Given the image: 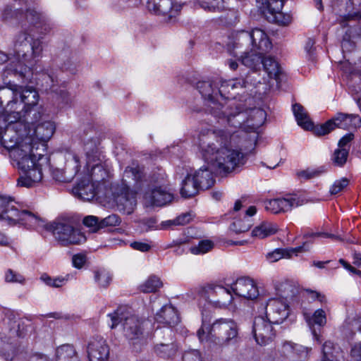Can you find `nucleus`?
Returning a JSON list of instances; mask_svg holds the SVG:
<instances>
[{
  "mask_svg": "<svg viewBox=\"0 0 361 361\" xmlns=\"http://www.w3.org/2000/svg\"><path fill=\"white\" fill-rule=\"evenodd\" d=\"M13 99L8 100L0 114V142L4 146L6 135H11L18 145L29 146L28 154L39 157L44 163L49 161L47 142L55 131L51 121L36 124L41 118L39 95L32 86L11 85Z\"/></svg>",
  "mask_w": 361,
  "mask_h": 361,
  "instance_id": "f257e3e1",
  "label": "nucleus"
},
{
  "mask_svg": "<svg viewBox=\"0 0 361 361\" xmlns=\"http://www.w3.org/2000/svg\"><path fill=\"white\" fill-rule=\"evenodd\" d=\"M258 134H247L243 130L233 133L223 129L202 130L198 148L209 166H202L192 173L201 190H207L214 183L212 170L229 173L246 163L247 154L255 147Z\"/></svg>",
  "mask_w": 361,
  "mask_h": 361,
  "instance_id": "f03ea898",
  "label": "nucleus"
},
{
  "mask_svg": "<svg viewBox=\"0 0 361 361\" xmlns=\"http://www.w3.org/2000/svg\"><path fill=\"white\" fill-rule=\"evenodd\" d=\"M246 80H216L197 83V89L209 108V113L219 119V122L243 128L240 130L248 134L257 133L267 118V114L261 108L244 109L241 104L228 98L231 90H241L249 87Z\"/></svg>",
  "mask_w": 361,
  "mask_h": 361,
  "instance_id": "7ed1b4c3",
  "label": "nucleus"
},
{
  "mask_svg": "<svg viewBox=\"0 0 361 361\" xmlns=\"http://www.w3.org/2000/svg\"><path fill=\"white\" fill-rule=\"evenodd\" d=\"M44 47L42 37H33L26 29L18 32L13 38L8 53L0 51V64L11 61L3 71L4 82H8L10 77L18 80H30L29 66L42 58Z\"/></svg>",
  "mask_w": 361,
  "mask_h": 361,
  "instance_id": "20e7f679",
  "label": "nucleus"
},
{
  "mask_svg": "<svg viewBox=\"0 0 361 361\" xmlns=\"http://www.w3.org/2000/svg\"><path fill=\"white\" fill-rule=\"evenodd\" d=\"M331 8L337 23L342 29L346 28L341 41L343 53L352 54L348 61H360L361 28L351 27L350 23L361 20V0H331Z\"/></svg>",
  "mask_w": 361,
  "mask_h": 361,
  "instance_id": "39448f33",
  "label": "nucleus"
},
{
  "mask_svg": "<svg viewBox=\"0 0 361 361\" xmlns=\"http://www.w3.org/2000/svg\"><path fill=\"white\" fill-rule=\"evenodd\" d=\"M12 137L8 134L6 135L3 147L9 154L11 164L23 173L18 178L17 185L25 188L33 187L42 180L43 167H48L49 161L44 163L39 157L28 154V145L21 144L17 147L18 142H14Z\"/></svg>",
  "mask_w": 361,
  "mask_h": 361,
  "instance_id": "423d86ee",
  "label": "nucleus"
},
{
  "mask_svg": "<svg viewBox=\"0 0 361 361\" xmlns=\"http://www.w3.org/2000/svg\"><path fill=\"white\" fill-rule=\"evenodd\" d=\"M108 316L111 321V329L121 324L123 334L133 351H140L147 344V335L145 331L146 321L134 314L130 308L120 307Z\"/></svg>",
  "mask_w": 361,
  "mask_h": 361,
  "instance_id": "0eeeda50",
  "label": "nucleus"
},
{
  "mask_svg": "<svg viewBox=\"0 0 361 361\" xmlns=\"http://www.w3.org/2000/svg\"><path fill=\"white\" fill-rule=\"evenodd\" d=\"M142 172L138 166H128L124 171L122 186L114 192L118 209L130 214L136 205V190L142 188Z\"/></svg>",
  "mask_w": 361,
  "mask_h": 361,
  "instance_id": "6e6552de",
  "label": "nucleus"
},
{
  "mask_svg": "<svg viewBox=\"0 0 361 361\" xmlns=\"http://www.w3.org/2000/svg\"><path fill=\"white\" fill-rule=\"evenodd\" d=\"M197 334L202 343L224 346L236 342L238 329L236 323L231 319L220 318L212 325L203 319Z\"/></svg>",
  "mask_w": 361,
  "mask_h": 361,
  "instance_id": "1a4fd4ad",
  "label": "nucleus"
},
{
  "mask_svg": "<svg viewBox=\"0 0 361 361\" xmlns=\"http://www.w3.org/2000/svg\"><path fill=\"white\" fill-rule=\"evenodd\" d=\"M14 200L8 196L7 202L1 213L0 221L10 225L19 224L28 229L38 230L45 226L44 220L37 214L27 209H18L14 204Z\"/></svg>",
  "mask_w": 361,
  "mask_h": 361,
  "instance_id": "9d476101",
  "label": "nucleus"
},
{
  "mask_svg": "<svg viewBox=\"0 0 361 361\" xmlns=\"http://www.w3.org/2000/svg\"><path fill=\"white\" fill-rule=\"evenodd\" d=\"M2 15L5 20H25L35 27L42 21V16L33 6L32 0H15L13 5L6 6Z\"/></svg>",
  "mask_w": 361,
  "mask_h": 361,
  "instance_id": "9b49d317",
  "label": "nucleus"
},
{
  "mask_svg": "<svg viewBox=\"0 0 361 361\" xmlns=\"http://www.w3.org/2000/svg\"><path fill=\"white\" fill-rule=\"evenodd\" d=\"M241 53L239 57V60L242 64L248 67L251 69L245 77L239 78H235L234 80H246L248 81L249 87H243L242 89H245L246 91L250 92V94H252L254 89L258 88V85H262L261 78L258 73V71H260V68L262 63L263 58L262 55L264 54L259 53V51H255L251 49L250 51L244 50V51H239Z\"/></svg>",
  "mask_w": 361,
  "mask_h": 361,
  "instance_id": "f8f14e48",
  "label": "nucleus"
},
{
  "mask_svg": "<svg viewBox=\"0 0 361 361\" xmlns=\"http://www.w3.org/2000/svg\"><path fill=\"white\" fill-rule=\"evenodd\" d=\"M50 229L55 239L62 245H79L86 241L84 233L66 220L54 222Z\"/></svg>",
  "mask_w": 361,
  "mask_h": 361,
  "instance_id": "ddd939ff",
  "label": "nucleus"
},
{
  "mask_svg": "<svg viewBox=\"0 0 361 361\" xmlns=\"http://www.w3.org/2000/svg\"><path fill=\"white\" fill-rule=\"evenodd\" d=\"M361 126V118L357 114H348L338 113L324 123L317 126L314 128V134L317 135H325L336 128L344 130H357Z\"/></svg>",
  "mask_w": 361,
  "mask_h": 361,
  "instance_id": "4468645a",
  "label": "nucleus"
},
{
  "mask_svg": "<svg viewBox=\"0 0 361 361\" xmlns=\"http://www.w3.org/2000/svg\"><path fill=\"white\" fill-rule=\"evenodd\" d=\"M342 333L350 344L352 361H361V317L345 320Z\"/></svg>",
  "mask_w": 361,
  "mask_h": 361,
  "instance_id": "2eb2a0df",
  "label": "nucleus"
},
{
  "mask_svg": "<svg viewBox=\"0 0 361 361\" xmlns=\"http://www.w3.org/2000/svg\"><path fill=\"white\" fill-rule=\"evenodd\" d=\"M183 5L180 0H147L146 8L149 13L171 22L179 15Z\"/></svg>",
  "mask_w": 361,
  "mask_h": 361,
  "instance_id": "dca6fc26",
  "label": "nucleus"
},
{
  "mask_svg": "<svg viewBox=\"0 0 361 361\" xmlns=\"http://www.w3.org/2000/svg\"><path fill=\"white\" fill-rule=\"evenodd\" d=\"M200 295L212 307L226 309L233 301V295L226 288L220 285H208L204 287Z\"/></svg>",
  "mask_w": 361,
  "mask_h": 361,
  "instance_id": "f3484780",
  "label": "nucleus"
},
{
  "mask_svg": "<svg viewBox=\"0 0 361 361\" xmlns=\"http://www.w3.org/2000/svg\"><path fill=\"white\" fill-rule=\"evenodd\" d=\"M283 0H257L259 9L265 18L271 23L281 25H287L291 21L289 14L281 12Z\"/></svg>",
  "mask_w": 361,
  "mask_h": 361,
  "instance_id": "a211bd4d",
  "label": "nucleus"
},
{
  "mask_svg": "<svg viewBox=\"0 0 361 361\" xmlns=\"http://www.w3.org/2000/svg\"><path fill=\"white\" fill-rule=\"evenodd\" d=\"M82 149L85 155V168L87 171H102L101 165L100 153L98 145L99 139L92 132L91 134H86L82 137Z\"/></svg>",
  "mask_w": 361,
  "mask_h": 361,
  "instance_id": "6ab92c4d",
  "label": "nucleus"
},
{
  "mask_svg": "<svg viewBox=\"0 0 361 361\" xmlns=\"http://www.w3.org/2000/svg\"><path fill=\"white\" fill-rule=\"evenodd\" d=\"M273 324H274L265 317L259 316L255 318L252 334L257 344L267 345L273 341L276 336Z\"/></svg>",
  "mask_w": 361,
  "mask_h": 361,
  "instance_id": "aec40b11",
  "label": "nucleus"
},
{
  "mask_svg": "<svg viewBox=\"0 0 361 361\" xmlns=\"http://www.w3.org/2000/svg\"><path fill=\"white\" fill-rule=\"evenodd\" d=\"M66 164L63 169H56L52 171L53 178L60 182H71L78 173L80 167V157L74 152L65 155Z\"/></svg>",
  "mask_w": 361,
  "mask_h": 361,
  "instance_id": "412c9836",
  "label": "nucleus"
},
{
  "mask_svg": "<svg viewBox=\"0 0 361 361\" xmlns=\"http://www.w3.org/2000/svg\"><path fill=\"white\" fill-rule=\"evenodd\" d=\"M303 200L296 195H288L285 197H278L271 200H267L264 202V208L267 211L276 214L291 211L302 205Z\"/></svg>",
  "mask_w": 361,
  "mask_h": 361,
  "instance_id": "4be33fe9",
  "label": "nucleus"
},
{
  "mask_svg": "<svg viewBox=\"0 0 361 361\" xmlns=\"http://www.w3.org/2000/svg\"><path fill=\"white\" fill-rule=\"evenodd\" d=\"M265 317L275 324L282 323L289 315V306L283 299L270 298L265 307Z\"/></svg>",
  "mask_w": 361,
  "mask_h": 361,
  "instance_id": "5701e85b",
  "label": "nucleus"
},
{
  "mask_svg": "<svg viewBox=\"0 0 361 361\" xmlns=\"http://www.w3.org/2000/svg\"><path fill=\"white\" fill-rule=\"evenodd\" d=\"M231 288L236 295L246 299L254 300L259 295V290L255 282L248 277L238 279L231 284Z\"/></svg>",
  "mask_w": 361,
  "mask_h": 361,
  "instance_id": "b1692460",
  "label": "nucleus"
},
{
  "mask_svg": "<svg viewBox=\"0 0 361 361\" xmlns=\"http://www.w3.org/2000/svg\"><path fill=\"white\" fill-rule=\"evenodd\" d=\"M91 173L90 176H85L73 188V195L85 201H90L95 196V188L92 180L99 181V180L96 178L95 171L91 170Z\"/></svg>",
  "mask_w": 361,
  "mask_h": 361,
  "instance_id": "393cba45",
  "label": "nucleus"
},
{
  "mask_svg": "<svg viewBox=\"0 0 361 361\" xmlns=\"http://www.w3.org/2000/svg\"><path fill=\"white\" fill-rule=\"evenodd\" d=\"M173 199V194L165 186H155L145 195L146 203L150 206L162 207L171 202Z\"/></svg>",
  "mask_w": 361,
  "mask_h": 361,
  "instance_id": "a878e982",
  "label": "nucleus"
},
{
  "mask_svg": "<svg viewBox=\"0 0 361 361\" xmlns=\"http://www.w3.org/2000/svg\"><path fill=\"white\" fill-rule=\"evenodd\" d=\"M88 358L90 361H106L109 349L103 338H94L88 344L87 347Z\"/></svg>",
  "mask_w": 361,
  "mask_h": 361,
  "instance_id": "bb28decb",
  "label": "nucleus"
},
{
  "mask_svg": "<svg viewBox=\"0 0 361 361\" xmlns=\"http://www.w3.org/2000/svg\"><path fill=\"white\" fill-rule=\"evenodd\" d=\"M257 213V208L255 206H250L239 214L238 217L234 219L230 228L235 233H240L247 231L253 224L252 216Z\"/></svg>",
  "mask_w": 361,
  "mask_h": 361,
  "instance_id": "cd10ccee",
  "label": "nucleus"
},
{
  "mask_svg": "<svg viewBox=\"0 0 361 361\" xmlns=\"http://www.w3.org/2000/svg\"><path fill=\"white\" fill-rule=\"evenodd\" d=\"M251 49L266 54L272 49V44L267 33L260 28H254L250 32Z\"/></svg>",
  "mask_w": 361,
  "mask_h": 361,
  "instance_id": "c85d7f7f",
  "label": "nucleus"
},
{
  "mask_svg": "<svg viewBox=\"0 0 361 361\" xmlns=\"http://www.w3.org/2000/svg\"><path fill=\"white\" fill-rule=\"evenodd\" d=\"M155 322L172 327L180 322L178 310L171 304L164 305L154 317Z\"/></svg>",
  "mask_w": 361,
  "mask_h": 361,
  "instance_id": "c756f323",
  "label": "nucleus"
},
{
  "mask_svg": "<svg viewBox=\"0 0 361 361\" xmlns=\"http://www.w3.org/2000/svg\"><path fill=\"white\" fill-rule=\"evenodd\" d=\"M250 47V34L245 30L236 32L233 36L232 41L228 43L230 51L234 56H238L241 54L239 51H244L243 49L247 51Z\"/></svg>",
  "mask_w": 361,
  "mask_h": 361,
  "instance_id": "7c9ffc66",
  "label": "nucleus"
},
{
  "mask_svg": "<svg viewBox=\"0 0 361 361\" xmlns=\"http://www.w3.org/2000/svg\"><path fill=\"white\" fill-rule=\"evenodd\" d=\"M312 243L313 241H309ZM308 241L303 243L302 245L293 248H277L271 252H268L266 255L267 259L269 262H275L282 258H290L293 255H298L299 252L307 250L309 248L306 247Z\"/></svg>",
  "mask_w": 361,
  "mask_h": 361,
  "instance_id": "2f4dec72",
  "label": "nucleus"
},
{
  "mask_svg": "<svg viewBox=\"0 0 361 361\" xmlns=\"http://www.w3.org/2000/svg\"><path fill=\"white\" fill-rule=\"evenodd\" d=\"M131 166H138L141 171L142 172V188L145 185L149 187L150 188H154L155 186H161L164 187L166 182V175L165 171L161 169H158L157 171H153L150 173L147 178L144 173L143 169L139 166L138 165L133 164Z\"/></svg>",
  "mask_w": 361,
  "mask_h": 361,
  "instance_id": "473e14b6",
  "label": "nucleus"
},
{
  "mask_svg": "<svg viewBox=\"0 0 361 361\" xmlns=\"http://www.w3.org/2000/svg\"><path fill=\"white\" fill-rule=\"evenodd\" d=\"M39 59L32 66H29L30 71H31V75H30V80L26 81L27 82H32L33 79V71L32 70V67L37 63V61H39ZM34 80L36 82V84L37 85H39L42 88L44 89L45 90L51 89L54 86L55 82H56V77L49 73L47 71H43L41 73H35V78ZM23 82H25V80H22Z\"/></svg>",
  "mask_w": 361,
  "mask_h": 361,
  "instance_id": "72a5a7b5",
  "label": "nucleus"
},
{
  "mask_svg": "<svg viewBox=\"0 0 361 361\" xmlns=\"http://www.w3.org/2000/svg\"><path fill=\"white\" fill-rule=\"evenodd\" d=\"M293 112L297 123L299 126L306 130H313L317 126H314L313 123L311 121L307 111L300 104H295L293 105Z\"/></svg>",
  "mask_w": 361,
  "mask_h": 361,
  "instance_id": "f704fd0d",
  "label": "nucleus"
},
{
  "mask_svg": "<svg viewBox=\"0 0 361 361\" xmlns=\"http://www.w3.org/2000/svg\"><path fill=\"white\" fill-rule=\"evenodd\" d=\"M200 189L192 174L186 169V176L181 183L180 194L182 197H191L195 195Z\"/></svg>",
  "mask_w": 361,
  "mask_h": 361,
  "instance_id": "c9c22d12",
  "label": "nucleus"
},
{
  "mask_svg": "<svg viewBox=\"0 0 361 361\" xmlns=\"http://www.w3.org/2000/svg\"><path fill=\"white\" fill-rule=\"evenodd\" d=\"M57 58L62 63L61 68L68 71L72 74L77 71L78 63L68 47H66L57 53Z\"/></svg>",
  "mask_w": 361,
  "mask_h": 361,
  "instance_id": "e433bc0d",
  "label": "nucleus"
},
{
  "mask_svg": "<svg viewBox=\"0 0 361 361\" xmlns=\"http://www.w3.org/2000/svg\"><path fill=\"white\" fill-rule=\"evenodd\" d=\"M278 229V226L276 224L271 221H262L252 229L251 235L253 238L263 239L275 234Z\"/></svg>",
  "mask_w": 361,
  "mask_h": 361,
  "instance_id": "4c0bfd02",
  "label": "nucleus"
},
{
  "mask_svg": "<svg viewBox=\"0 0 361 361\" xmlns=\"http://www.w3.org/2000/svg\"><path fill=\"white\" fill-rule=\"evenodd\" d=\"M341 348L331 341H326L322 347V358L327 361H341Z\"/></svg>",
  "mask_w": 361,
  "mask_h": 361,
  "instance_id": "58836bf2",
  "label": "nucleus"
},
{
  "mask_svg": "<svg viewBox=\"0 0 361 361\" xmlns=\"http://www.w3.org/2000/svg\"><path fill=\"white\" fill-rule=\"evenodd\" d=\"M54 361H80V358L73 346L66 344L56 348Z\"/></svg>",
  "mask_w": 361,
  "mask_h": 361,
  "instance_id": "ea45409f",
  "label": "nucleus"
},
{
  "mask_svg": "<svg viewBox=\"0 0 361 361\" xmlns=\"http://www.w3.org/2000/svg\"><path fill=\"white\" fill-rule=\"evenodd\" d=\"M4 334L0 333V355L6 360L12 361L17 355V349L11 342L5 340Z\"/></svg>",
  "mask_w": 361,
  "mask_h": 361,
  "instance_id": "a19ab883",
  "label": "nucleus"
},
{
  "mask_svg": "<svg viewBox=\"0 0 361 361\" xmlns=\"http://www.w3.org/2000/svg\"><path fill=\"white\" fill-rule=\"evenodd\" d=\"M94 282L99 288H106L113 279L112 273L104 268H99L93 271Z\"/></svg>",
  "mask_w": 361,
  "mask_h": 361,
  "instance_id": "79ce46f5",
  "label": "nucleus"
},
{
  "mask_svg": "<svg viewBox=\"0 0 361 361\" xmlns=\"http://www.w3.org/2000/svg\"><path fill=\"white\" fill-rule=\"evenodd\" d=\"M262 66L269 78L270 79H275L277 81L281 73L279 63L274 58L269 56L263 58Z\"/></svg>",
  "mask_w": 361,
  "mask_h": 361,
  "instance_id": "37998d69",
  "label": "nucleus"
},
{
  "mask_svg": "<svg viewBox=\"0 0 361 361\" xmlns=\"http://www.w3.org/2000/svg\"><path fill=\"white\" fill-rule=\"evenodd\" d=\"M204 10L209 12H220L226 8L225 0H197Z\"/></svg>",
  "mask_w": 361,
  "mask_h": 361,
  "instance_id": "c03bdc74",
  "label": "nucleus"
},
{
  "mask_svg": "<svg viewBox=\"0 0 361 361\" xmlns=\"http://www.w3.org/2000/svg\"><path fill=\"white\" fill-rule=\"evenodd\" d=\"M304 315L306 322L310 326L316 324L319 326H323L326 323V312L322 309H318L315 310L312 315L307 313H305Z\"/></svg>",
  "mask_w": 361,
  "mask_h": 361,
  "instance_id": "a18cd8bd",
  "label": "nucleus"
},
{
  "mask_svg": "<svg viewBox=\"0 0 361 361\" xmlns=\"http://www.w3.org/2000/svg\"><path fill=\"white\" fill-rule=\"evenodd\" d=\"M162 286L160 279L156 276H150L140 286V289L144 293H152L157 291Z\"/></svg>",
  "mask_w": 361,
  "mask_h": 361,
  "instance_id": "49530a36",
  "label": "nucleus"
},
{
  "mask_svg": "<svg viewBox=\"0 0 361 361\" xmlns=\"http://www.w3.org/2000/svg\"><path fill=\"white\" fill-rule=\"evenodd\" d=\"M214 246V243L211 240H202L197 245H192L189 250L192 255H204L211 251Z\"/></svg>",
  "mask_w": 361,
  "mask_h": 361,
  "instance_id": "de8ad7c7",
  "label": "nucleus"
},
{
  "mask_svg": "<svg viewBox=\"0 0 361 361\" xmlns=\"http://www.w3.org/2000/svg\"><path fill=\"white\" fill-rule=\"evenodd\" d=\"M155 352L161 357H170L175 355L177 346L173 343H160L155 346Z\"/></svg>",
  "mask_w": 361,
  "mask_h": 361,
  "instance_id": "09e8293b",
  "label": "nucleus"
},
{
  "mask_svg": "<svg viewBox=\"0 0 361 361\" xmlns=\"http://www.w3.org/2000/svg\"><path fill=\"white\" fill-rule=\"evenodd\" d=\"M4 281L8 283H19L20 285H25L26 282L25 277L23 274L11 269L5 271Z\"/></svg>",
  "mask_w": 361,
  "mask_h": 361,
  "instance_id": "8fccbe9b",
  "label": "nucleus"
},
{
  "mask_svg": "<svg viewBox=\"0 0 361 361\" xmlns=\"http://www.w3.org/2000/svg\"><path fill=\"white\" fill-rule=\"evenodd\" d=\"M142 0H117L112 4V8L116 12H121L132 7L137 6Z\"/></svg>",
  "mask_w": 361,
  "mask_h": 361,
  "instance_id": "3c124183",
  "label": "nucleus"
},
{
  "mask_svg": "<svg viewBox=\"0 0 361 361\" xmlns=\"http://www.w3.org/2000/svg\"><path fill=\"white\" fill-rule=\"evenodd\" d=\"M327 171L325 166H321L317 168L307 169L306 170L298 172V176L306 179L315 178L324 173Z\"/></svg>",
  "mask_w": 361,
  "mask_h": 361,
  "instance_id": "603ef678",
  "label": "nucleus"
},
{
  "mask_svg": "<svg viewBox=\"0 0 361 361\" xmlns=\"http://www.w3.org/2000/svg\"><path fill=\"white\" fill-rule=\"evenodd\" d=\"M349 151L345 149H336L332 156V161L337 166H343L347 161Z\"/></svg>",
  "mask_w": 361,
  "mask_h": 361,
  "instance_id": "864d4df0",
  "label": "nucleus"
},
{
  "mask_svg": "<svg viewBox=\"0 0 361 361\" xmlns=\"http://www.w3.org/2000/svg\"><path fill=\"white\" fill-rule=\"evenodd\" d=\"M310 351L311 348L297 344L295 347L293 359L295 361H307Z\"/></svg>",
  "mask_w": 361,
  "mask_h": 361,
  "instance_id": "5fc2aeb1",
  "label": "nucleus"
},
{
  "mask_svg": "<svg viewBox=\"0 0 361 361\" xmlns=\"http://www.w3.org/2000/svg\"><path fill=\"white\" fill-rule=\"evenodd\" d=\"M100 220L101 219L96 216L88 215L83 218L82 224L86 227L89 228L92 232L96 233L101 229Z\"/></svg>",
  "mask_w": 361,
  "mask_h": 361,
  "instance_id": "6e6d98bb",
  "label": "nucleus"
},
{
  "mask_svg": "<svg viewBox=\"0 0 361 361\" xmlns=\"http://www.w3.org/2000/svg\"><path fill=\"white\" fill-rule=\"evenodd\" d=\"M4 84L5 86L0 87V109L2 107L5 97H11V99L10 100L13 99V94L8 93L9 91L12 92L11 85L20 86V85L16 84L14 81L10 79L8 80V82H4Z\"/></svg>",
  "mask_w": 361,
  "mask_h": 361,
  "instance_id": "4d7b16f0",
  "label": "nucleus"
},
{
  "mask_svg": "<svg viewBox=\"0 0 361 361\" xmlns=\"http://www.w3.org/2000/svg\"><path fill=\"white\" fill-rule=\"evenodd\" d=\"M121 222V218L117 214H111L108 216L101 219L100 228L114 227L118 226Z\"/></svg>",
  "mask_w": 361,
  "mask_h": 361,
  "instance_id": "13d9d810",
  "label": "nucleus"
},
{
  "mask_svg": "<svg viewBox=\"0 0 361 361\" xmlns=\"http://www.w3.org/2000/svg\"><path fill=\"white\" fill-rule=\"evenodd\" d=\"M349 183V180L346 178H342L336 180L331 186L329 192L331 195H337L343 191Z\"/></svg>",
  "mask_w": 361,
  "mask_h": 361,
  "instance_id": "bf43d9fd",
  "label": "nucleus"
},
{
  "mask_svg": "<svg viewBox=\"0 0 361 361\" xmlns=\"http://www.w3.org/2000/svg\"><path fill=\"white\" fill-rule=\"evenodd\" d=\"M302 237L304 239L307 238H330L333 239H338V237L329 233L327 232H313V231H305L302 234Z\"/></svg>",
  "mask_w": 361,
  "mask_h": 361,
  "instance_id": "052dcab7",
  "label": "nucleus"
},
{
  "mask_svg": "<svg viewBox=\"0 0 361 361\" xmlns=\"http://www.w3.org/2000/svg\"><path fill=\"white\" fill-rule=\"evenodd\" d=\"M354 139V134L352 133H347L342 137L338 143V148L345 149L349 151L350 142Z\"/></svg>",
  "mask_w": 361,
  "mask_h": 361,
  "instance_id": "680f3d73",
  "label": "nucleus"
},
{
  "mask_svg": "<svg viewBox=\"0 0 361 361\" xmlns=\"http://www.w3.org/2000/svg\"><path fill=\"white\" fill-rule=\"evenodd\" d=\"M239 14L238 11L235 9H230L225 14L224 18L227 24L233 25L238 21Z\"/></svg>",
  "mask_w": 361,
  "mask_h": 361,
  "instance_id": "e2e57ef3",
  "label": "nucleus"
},
{
  "mask_svg": "<svg viewBox=\"0 0 361 361\" xmlns=\"http://www.w3.org/2000/svg\"><path fill=\"white\" fill-rule=\"evenodd\" d=\"M306 292L308 293L309 297L314 300H318L322 304H326L327 302V299L326 296L321 293L320 292H317L312 290H307Z\"/></svg>",
  "mask_w": 361,
  "mask_h": 361,
  "instance_id": "0e129e2a",
  "label": "nucleus"
},
{
  "mask_svg": "<svg viewBox=\"0 0 361 361\" xmlns=\"http://www.w3.org/2000/svg\"><path fill=\"white\" fill-rule=\"evenodd\" d=\"M183 361H202L200 353L197 350L185 353L183 356Z\"/></svg>",
  "mask_w": 361,
  "mask_h": 361,
  "instance_id": "69168bd1",
  "label": "nucleus"
},
{
  "mask_svg": "<svg viewBox=\"0 0 361 361\" xmlns=\"http://www.w3.org/2000/svg\"><path fill=\"white\" fill-rule=\"evenodd\" d=\"M86 262L85 256L81 254H77L73 256L72 262L74 267L80 269Z\"/></svg>",
  "mask_w": 361,
  "mask_h": 361,
  "instance_id": "338daca9",
  "label": "nucleus"
},
{
  "mask_svg": "<svg viewBox=\"0 0 361 361\" xmlns=\"http://www.w3.org/2000/svg\"><path fill=\"white\" fill-rule=\"evenodd\" d=\"M192 219L190 213H184L176 218L178 226H183L188 224Z\"/></svg>",
  "mask_w": 361,
  "mask_h": 361,
  "instance_id": "774afa93",
  "label": "nucleus"
}]
</instances>
